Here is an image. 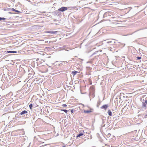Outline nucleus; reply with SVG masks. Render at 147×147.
Here are the masks:
<instances>
[{"mask_svg":"<svg viewBox=\"0 0 147 147\" xmlns=\"http://www.w3.org/2000/svg\"><path fill=\"white\" fill-rule=\"evenodd\" d=\"M70 7H62L61 8L59 9H58V10L61 11L63 12L67 10Z\"/></svg>","mask_w":147,"mask_h":147,"instance_id":"nucleus-1","label":"nucleus"},{"mask_svg":"<svg viewBox=\"0 0 147 147\" xmlns=\"http://www.w3.org/2000/svg\"><path fill=\"white\" fill-rule=\"evenodd\" d=\"M108 107V106L107 105H104L103 106H102L101 107V108L103 109H104L105 110L106 109H107V108Z\"/></svg>","mask_w":147,"mask_h":147,"instance_id":"nucleus-2","label":"nucleus"},{"mask_svg":"<svg viewBox=\"0 0 147 147\" xmlns=\"http://www.w3.org/2000/svg\"><path fill=\"white\" fill-rule=\"evenodd\" d=\"M6 53H16L17 52L16 51H8L6 52Z\"/></svg>","mask_w":147,"mask_h":147,"instance_id":"nucleus-3","label":"nucleus"},{"mask_svg":"<svg viewBox=\"0 0 147 147\" xmlns=\"http://www.w3.org/2000/svg\"><path fill=\"white\" fill-rule=\"evenodd\" d=\"M84 112L85 113H89L92 112V111L91 110H84Z\"/></svg>","mask_w":147,"mask_h":147,"instance_id":"nucleus-4","label":"nucleus"},{"mask_svg":"<svg viewBox=\"0 0 147 147\" xmlns=\"http://www.w3.org/2000/svg\"><path fill=\"white\" fill-rule=\"evenodd\" d=\"M84 132H82V133L80 134L77 136V137L78 138V137H80L81 136H83L84 135Z\"/></svg>","mask_w":147,"mask_h":147,"instance_id":"nucleus-5","label":"nucleus"},{"mask_svg":"<svg viewBox=\"0 0 147 147\" xmlns=\"http://www.w3.org/2000/svg\"><path fill=\"white\" fill-rule=\"evenodd\" d=\"M57 31H48L47 32V33H49L51 34H55L57 33Z\"/></svg>","mask_w":147,"mask_h":147,"instance_id":"nucleus-6","label":"nucleus"},{"mask_svg":"<svg viewBox=\"0 0 147 147\" xmlns=\"http://www.w3.org/2000/svg\"><path fill=\"white\" fill-rule=\"evenodd\" d=\"M27 111H22L21 113L20 114L21 115H23L24 114L26 113H27Z\"/></svg>","mask_w":147,"mask_h":147,"instance_id":"nucleus-7","label":"nucleus"},{"mask_svg":"<svg viewBox=\"0 0 147 147\" xmlns=\"http://www.w3.org/2000/svg\"><path fill=\"white\" fill-rule=\"evenodd\" d=\"M78 72L77 71H72V74L73 75V76H74Z\"/></svg>","mask_w":147,"mask_h":147,"instance_id":"nucleus-8","label":"nucleus"},{"mask_svg":"<svg viewBox=\"0 0 147 147\" xmlns=\"http://www.w3.org/2000/svg\"><path fill=\"white\" fill-rule=\"evenodd\" d=\"M108 113L109 115H110V116L111 115L112 113H111V112L110 110H108Z\"/></svg>","mask_w":147,"mask_h":147,"instance_id":"nucleus-9","label":"nucleus"},{"mask_svg":"<svg viewBox=\"0 0 147 147\" xmlns=\"http://www.w3.org/2000/svg\"><path fill=\"white\" fill-rule=\"evenodd\" d=\"M11 10H12V11H16V12H19V11H18L16 10L15 9H14V8H12L11 9Z\"/></svg>","mask_w":147,"mask_h":147,"instance_id":"nucleus-10","label":"nucleus"},{"mask_svg":"<svg viewBox=\"0 0 147 147\" xmlns=\"http://www.w3.org/2000/svg\"><path fill=\"white\" fill-rule=\"evenodd\" d=\"M32 104H30L29 105V107L31 109H32Z\"/></svg>","mask_w":147,"mask_h":147,"instance_id":"nucleus-11","label":"nucleus"},{"mask_svg":"<svg viewBox=\"0 0 147 147\" xmlns=\"http://www.w3.org/2000/svg\"><path fill=\"white\" fill-rule=\"evenodd\" d=\"M5 18H0V21L1 20H5Z\"/></svg>","mask_w":147,"mask_h":147,"instance_id":"nucleus-12","label":"nucleus"},{"mask_svg":"<svg viewBox=\"0 0 147 147\" xmlns=\"http://www.w3.org/2000/svg\"><path fill=\"white\" fill-rule=\"evenodd\" d=\"M62 111H63L67 113V111L66 110H62Z\"/></svg>","mask_w":147,"mask_h":147,"instance_id":"nucleus-13","label":"nucleus"},{"mask_svg":"<svg viewBox=\"0 0 147 147\" xmlns=\"http://www.w3.org/2000/svg\"><path fill=\"white\" fill-rule=\"evenodd\" d=\"M143 106L144 107H146V104L144 103H143Z\"/></svg>","mask_w":147,"mask_h":147,"instance_id":"nucleus-14","label":"nucleus"},{"mask_svg":"<svg viewBox=\"0 0 147 147\" xmlns=\"http://www.w3.org/2000/svg\"><path fill=\"white\" fill-rule=\"evenodd\" d=\"M62 106L63 107H66V106H67V105L66 104H63Z\"/></svg>","mask_w":147,"mask_h":147,"instance_id":"nucleus-15","label":"nucleus"},{"mask_svg":"<svg viewBox=\"0 0 147 147\" xmlns=\"http://www.w3.org/2000/svg\"><path fill=\"white\" fill-rule=\"evenodd\" d=\"M141 58L140 57H137V59H141Z\"/></svg>","mask_w":147,"mask_h":147,"instance_id":"nucleus-16","label":"nucleus"},{"mask_svg":"<svg viewBox=\"0 0 147 147\" xmlns=\"http://www.w3.org/2000/svg\"><path fill=\"white\" fill-rule=\"evenodd\" d=\"M71 113H73L74 112V110H72L71 111Z\"/></svg>","mask_w":147,"mask_h":147,"instance_id":"nucleus-17","label":"nucleus"},{"mask_svg":"<svg viewBox=\"0 0 147 147\" xmlns=\"http://www.w3.org/2000/svg\"><path fill=\"white\" fill-rule=\"evenodd\" d=\"M111 41H109V42H107V43H111Z\"/></svg>","mask_w":147,"mask_h":147,"instance_id":"nucleus-18","label":"nucleus"},{"mask_svg":"<svg viewBox=\"0 0 147 147\" xmlns=\"http://www.w3.org/2000/svg\"><path fill=\"white\" fill-rule=\"evenodd\" d=\"M145 102L146 104H147V100H146Z\"/></svg>","mask_w":147,"mask_h":147,"instance_id":"nucleus-19","label":"nucleus"},{"mask_svg":"<svg viewBox=\"0 0 147 147\" xmlns=\"http://www.w3.org/2000/svg\"><path fill=\"white\" fill-rule=\"evenodd\" d=\"M9 13H11V12H9Z\"/></svg>","mask_w":147,"mask_h":147,"instance_id":"nucleus-20","label":"nucleus"},{"mask_svg":"<svg viewBox=\"0 0 147 147\" xmlns=\"http://www.w3.org/2000/svg\"><path fill=\"white\" fill-rule=\"evenodd\" d=\"M146 115L147 116V115Z\"/></svg>","mask_w":147,"mask_h":147,"instance_id":"nucleus-21","label":"nucleus"}]
</instances>
